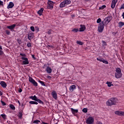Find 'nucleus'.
<instances>
[{"instance_id":"nucleus-49","label":"nucleus","mask_w":124,"mask_h":124,"mask_svg":"<svg viewBox=\"0 0 124 124\" xmlns=\"http://www.w3.org/2000/svg\"><path fill=\"white\" fill-rule=\"evenodd\" d=\"M22 92H23V90H22V89L19 88V89L18 90V92L22 93Z\"/></svg>"},{"instance_id":"nucleus-8","label":"nucleus","mask_w":124,"mask_h":124,"mask_svg":"<svg viewBox=\"0 0 124 124\" xmlns=\"http://www.w3.org/2000/svg\"><path fill=\"white\" fill-rule=\"evenodd\" d=\"M21 59L23 60L22 63V64H29L30 63V62H29V59L27 57H21Z\"/></svg>"},{"instance_id":"nucleus-29","label":"nucleus","mask_w":124,"mask_h":124,"mask_svg":"<svg viewBox=\"0 0 124 124\" xmlns=\"http://www.w3.org/2000/svg\"><path fill=\"white\" fill-rule=\"evenodd\" d=\"M18 118H20V119H22V117H23V114L22 113V112L20 111L18 115Z\"/></svg>"},{"instance_id":"nucleus-27","label":"nucleus","mask_w":124,"mask_h":124,"mask_svg":"<svg viewBox=\"0 0 124 124\" xmlns=\"http://www.w3.org/2000/svg\"><path fill=\"white\" fill-rule=\"evenodd\" d=\"M73 32H78L79 31V29L78 28H75L72 30Z\"/></svg>"},{"instance_id":"nucleus-32","label":"nucleus","mask_w":124,"mask_h":124,"mask_svg":"<svg viewBox=\"0 0 124 124\" xmlns=\"http://www.w3.org/2000/svg\"><path fill=\"white\" fill-rule=\"evenodd\" d=\"M0 116H1V117H2V119H3V120H5V119H6L7 116L5 114H1Z\"/></svg>"},{"instance_id":"nucleus-36","label":"nucleus","mask_w":124,"mask_h":124,"mask_svg":"<svg viewBox=\"0 0 124 124\" xmlns=\"http://www.w3.org/2000/svg\"><path fill=\"white\" fill-rule=\"evenodd\" d=\"M10 107L11 109H12V110H15V106L13 105H10Z\"/></svg>"},{"instance_id":"nucleus-18","label":"nucleus","mask_w":124,"mask_h":124,"mask_svg":"<svg viewBox=\"0 0 124 124\" xmlns=\"http://www.w3.org/2000/svg\"><path fill=\"white\" fill-rule=\"evenodd\" d=\"M46 71L47 73H48V74H50V73H52V69L51 67L47 66L46 68Z\"/></svg>"},{"instance_id":"nucleus-28","label":"nucleus","mask_w":124,"mask_h":124,"mask_svg":"<svg viewBox=\"0 0 124 124\" xmlns=\"http://www.w3.org/2000/svg\"><path fill=\"white\" fill-rule=\"evenodd\" d=\"M106 84H108V87H111V86H113V84H112V82L108 81L106 82Z\"/></svg>"},{"instance_id":"nucleus-35","label":"nucleus","mask_w":124,"mask_h":124,"mask_svg":"<svg viewBox=\"0 0 124 124\" xmlns=\"http://www.w3.org/2000/svg\"><path fill=\"white\" fill-rule=\"evenodd\" d=\"M102 62H103V63H105L106 64H108V63H109V62H108V61L104 59H103V61Z\"/></svg>"},{"instance_id":"nucleus-5","label":"nucleus","mask_w":124,"mask_h":124,"mask_svg":"<svg viewBox=\"0 0 124 124\" xmlns=\"http://www.w3.org/2000/svg\"><path fill=\"white\" fill-rule=\"evenodd\" d=\"M54 3H55L53 2V1L48 0L47 1V8L50 10H52L54 7Z\"/></svg>"},{"instance_id":"nucleus-4","label":"nucleus","mask_w":124,"mask_h":124,"mask_svg":"<svg viewBox=\"0 0 124 124\" xmlns=\"http://www.w3.org/2000/svg\"><path fill=\"white\" fill-rule=\"evenodd\" d=\"M94 123V118L93 117H88L86 121L87 124H93Z\"/></svg>"},{"instance_id":"nucleus-3","label":"nucleus","mask_w":124,"mask_h":124,"mask_svg":"<svg viewBox=\"0 0 124 124\" xmlns=\"http://www.w3.org/2000/svg\"><path fill=\"white\" fill-rule=\"evenodd\" d=\"M70 3H71V0H64L60 4L59 6L60 8H63V7H65L67 5L70 4Z\"/></svg>"},{"instance_id":"nucleus-42","label":"nucleus","mask_w":124,"mask_h":124,"mask_svg":"<svg viewBox=\"0 0 124 124\" xmlns=\"http://www.w3.org/2000/svg\"><path fill=\"white\" fill-rule=\"evenodd\" d=\"M30 29L32 31H34V27L33 26H31Z\"/></svg>"},{"instance_id":"nucleus-41","label":"nucleus","mask_w":124,"mask_h":124,"mask_svg":"<svg viewBox=\"0 0 124 124\" xmlns=\"http://www.w3.org/2000/svg\"><path fill=\"white\" fill-rule=\"evenodd\" d=\"M101 22V18H98L97 20V24H99V23H100Z\"/></svg>"},{"instance_id":"nucleus-55","label":"nucleus","mask_w":124,"mask_h":124,"mask_svg":"<svg viewBox=\"0 0 124 124\" xmlns=\"http://www.w3.org/2000/svg\"><path fill=\"white\" fill-rule=\"evenodd\" d=\"M32 58L33 59H35V57L34 55H32Z\"/></svg>"},{"instance_id":"nucleus-25","label":"nucleus","mask_w":124,"mask_h":124,"mask_svg":"<svg viewBox=\"0 0 124 124\" xmlns=\"http://www.w3.org/2000/svg\"><path fill=\"white\" fill-rule=\"evenodd\" d=\"M40 124V121L39 120H35L33 122V124Z\"/></svg>"},{"instance_id":"nucleus-48","label":"nucleus","mask_w":124,"mask_h":124,"mask_svg":"<svg viewBox=\"0 0 124 124\" xmlns=\"http://www.w3.org/2000/svg\"><path fill=\"white\" fill-rule=\"evenodd\" d=\"M3 2L1 0H0V6H3Z\"/></svg>"},{"instance_id":"nucleus-34","label":"nucleus","mask_w":124,"mask_h":124,"mask_svg":"<svg viewBox=\"0 0 124 124\" xmlns=\"http://www.w3.org/2000/svg\"><path fill=\"white\" fill-rule=\"evenodd\" d=\"M77 44H79V45H83V44H84V43H83V42H82L80 41H77Z\"/></svg>"},{"instance_id":"nucleus-24","label":"nucleus","mask_w":124,"mask_h":124,"mask_svg":"<svg viewBox=\"0 0 124 124\" xmlns=\"http://www.w3.org/2000/svg\"><path fill=\"white\" fill-rule=\"evenodd\" d=\"M39 83L42 85V86H43L44 87H46V85H45V83H44V82L41 81V80H39L38 81Z\"/></svg>"},{"instance_id":"nucleus-39","label":"nucleus","mask_w":124,"mask_h":124,"mask_svg":"<svg viewBox=\"0 0 124 124\" xmlns=\"http://www.w3.org/2000/svg\"><path fill=\"white\" fill-rule=\"evenodd\" d=\"M103 60H104L103 58H97V61H98L99 62H102L103 61Z\"/></svg>"},{"instance_id":"nucleus-14","label":"nucleus","mask_w":124,"mask_h":124,"mask_svg":"<svg viewBox=\"0 0 124 124\" xmlns=\"http://www.w3.org/2000/svg\"><path fill=\"white\" fill-rule=\"evenodd\" d=\"M34 37V34L33 33H29L28 35V38L29 40L32 39Z\"/></svg>"},{"instance_id":"nucleus-37","label":"nucleus","mask_w":124,"mask_h":124,"mask_svg":"<svg viewBox=\"0 0 124 124\" xmlns=\"http://www.w3.org/2000/svg\"><path fill=\"white\" fill-rule=\"evenodd\" d=\"M82 112H83V113H87L88 112V108H83Z\"/></svg>"},{"instance_id":"nucleus-15","label":"nucleus","mask_w":124,"mask_h":124,"mask_svg":"<svg viewBox=\"0 0 124 124\" xmlns=\"http://www.w3.org/2000/svg\"><path fill=\"white\" fill-rule=\"evenodd\" d=\"M0 85L2 88H6V87H7V84L4 81H1L0 82Z\"/></svg>"},{"instance_id":"nucleus-17","label":"nucleus","mask_w":124,"mask_h":124,"mask_svg":"<svg viewBox=\"0 0 124 124\" xmlns=\"http://www.w3.org/2000/svg\"><path fill=\"white\" fill-rule=\"evenodd\" d=\"M74 90H76V85H73L70 87V88H69L70 92H71L72 93V92H73V91H74Z\"/></svg>"},{"instance_id":"nucleus-22","label":"nucleus","mask_w":124,"mask_h":124,"mask_svg":"<svg viewBox=\"0 0 124 124\" xmlns=\"http://www.w3.org/2000/svg\"><path fill=\"white\" fill-rule=\"evenodd\" d=\"M30 99H32V100H34L35 101H36L37 100V97L35 95L34 96H31L30 97Z\"/></svg>"},{"instance_id":"nucleus-43","label":"nucleus","mask_w":124,"mask_h":124,"mask_svg":"<svg viewBox=\"0 0 124 124\" xmlns=\"http://www.w3.org/2000/svg\"><path fill=\"white\" fill-rule=\"evenodd\" d=\"M17 42L19 44H21V43H22V41L20 39H17Z\"/></svg>"},{"instance_id":"nucleus-53","label":"nucleus","mask_w":124,"mask_h":124,"mask_svg":"<svg viewBox=\"0 0 124 124\" xmlns=\"http://www.w3.org/2000/svg\"><path fill=\"white\" fill-rule=\"evenodd\" d=\"M45 67H46V64H44L43 66V68H45Z\"/></svg>"},{"instance_id":"nucleus-50","label":"nucleus","mask_w":124,"mask_h":124,"mask_svg":"<svg viewBox=\"0 0 124 124\" xmlns=\"http://www.w3.org/2000/svg\"><path fill=\"white\" fill-rule=\"evenodd\" d=\"M102 43L104 45H106V42L104 41H102Z\"/></svg>"},{"instance_id":"nucleus-59","label":"nucleus","mask_w":124,"mask_h":124,"mask_svg":"<svg viewBox=\"0 0 124 124\" xmlns=\"http://www.w3.org/2000/svg\"><path fill=\"white\" fill-rule=\"evenodd\" d=\"M86 1H89L90 0H85Z\"/></svg>"},{"instance_id":"nucleus-6","label":"nucleus","mask_w":124,"mask_h":124,"mask_svg":"<svg viewBox=\"0 0 124 124\" xmlns=\"http://www.w3.org/2000/svg\"><path fill=\"white\" fill-rule=\"evenodd\" d=\"M104 29V23L103 22H101L98 26V31L99 32H102L103 30Z\"/></svg>"},{"instance_id":"nucleus-30","label":"nucleus","mask_w":124,"mask_h":124,"mask_svg":"<svg viewBox=\"0 0 124 124\" xmlns=\"http://www.w3.org/2000/svg\"><path fill=\"white\" fill-rule=\"evenodd\" d=\"M119 27H123V26H124V22H123L122 21L120 22L119 23Z\"/></svg>"},{"instance_id":"nucleus-44","label":"nucleus","mask_w":124,"mask_h":124,"mask_svg":"<svg viewBox=\"0 0 124 124\" xmlns=\"http://www.w3.org/2000/svg\"><path fill=\"white\" fill-rule=\"evenodd\" d=\"M53 31H52V30H50L49 31H47V33H48V34H51V33H52V32Z\"/></svg>"},{"instance_id":"nucleus-19","label":"nucleus","mask_w":124,"mask_h":124,"mask_svg":"<svg viewBox=\"0 0 124 124\" xmlns=\"http://www.w3.org/2000/svg\"><path fill=\"white\" fill-rule=\"evenodd\" d=\"M14 6V3L12 2H10L7 6V8L9 9L10 8H12Z\"/></svg>"},{"instance_id":"nucleus-20","label":"nucleus","mask_w":124,"mask_h":124,"mask_svg":"<svg viewBox=\"0 0 124 124\" xmlns=\"http://www.w3.org/2000/svg\"><path fill=\"white\" fill-rule=\"evenodd\" d=\"M44 10V9H43V8H41V9L39 10L37 12V13H38V15H39L40 16H41V15H42V14L43 13Z\"/></svg>"},{"instance_id":"nucleus-56","label":"nucleus","mask_w":124,"mask_h":124,"mask_svg":"<svg viewBox=\"0 0 124 124\" xmlns=\"http://www.w3.org/2000/svg\"><path fill=\"white\" fill-rule=\"evenodd\" d=\"M36 30H37V31H39V28L38 27H36Z\"/></svg>"},{"instance_id":"nucleus-16","label":"nucleus","mask_w":124,"mask_h":124,"mask_svg":"<svg viewBox=\"0 0 124 124\" xmlns=\"http://www.w3.org/2000/svg\"><path fill=\"white\" fill-rule=\"evenodd\" d=\"M71 111L72 114L74 115V116H76V114H77V113H78V109H74L73 108H71Z\"/></svg>"},{"instance_id":"nucleus-31","label":"nucleus","mask_w":124,"mask_h":124,"mask_svg":"<svg viewBox=\"0 0 124 124\" xmlns=\"http://www.w3.org/2000/svg\"><path fill=\"white\" fill-rule=\"evenodd\" d=\"M20 55L21 56V58H26L27 57V55H26L25 53H20Z\"/></svg>"},{"instance_id":"nucleus-10","label":"nucleus","mask_w":124,"mask_h":124,"mask_svg":"<svg viewBox=\"0 0 124 124\" xmlns=\"http://www.w3.org/2000/svg\"><path fill=\"white\" fill-rule=\"evenodd\" d=\"M117 2H118V0H112L111 2V7L112 9L115 8L116 6V4H117Z\"/></svg>"},{"instance_id":"nucleus-21","label":"nucleus","mask_w":124,"mask_h":124,"mask_svg":"<svg viewBox=\"0 0 124 124\" xmlns=\"http://www.w3.org/2000/svg\"><path fill=\"white\" fill-rule=\"evenodd\" d=\"M86 30V27L84 25H80V28L79 29V31H84Z\"/></svg>"},{"instance_id":"nucleus-1","label":"nucleus","mask_w":124,"mask_h":124,"mask_svg":"<svg viewBox=\"0 0 124 124\" xmlns=\"http://www.w3.org/2000/svg\"><path fill=\"white\" fill-rule=\"evenodd\" d=\"M118 102V99L116 98H111L106 102L108 106H112V105H116Z\"/></svg>"},{"instance_id":"nucleus-57","label":"nucleus","mask_w":124,"mask_h":124,"mask_svg":"<svg viewBox=\"0 0 124 124\" xmlns=\"http://www.w3.org/2000/svg\"><path fill=\"white\" fill-rule=\"evenodd\" d=\"M122 16H123V19H124V12L122 14Z\"/></svg>"},{"instance_id":"nucleus-54","label":"nucleus","mask_w":124,"mask_h":124,"mask_svg":"<svg viewBox=\"0 0 124 124\" xmlns=\"http://www.w3.org/2000/svg\"><path fill=\"white\" fill-rule=\"evenodd\" d=\"M47 78H48V79H51V78H52V77H51V76H47Z\"/></svg>"},{"instance_id":"nucleus-45","label":"nucleus","mask_w":124,"mask_h":124,"mask_svg":"<svg viewBox=\"0 0 124 124\" xmlns=\"http://www.w3.org/2000/svg\"><path fill=\"white\" fill-rule=\"evenodd\" d=\"M1 103L2 104L3 106L6 105V104H5V103L4 102H3V101H1Z\"/></svg>"},{"instance_id":"nucleus-33","label":"nucleus","mask_w":124,"mask_h":124,"mask_svg":"<svg viewBox=\"0 0 124 124\" xmlns=\"http://www.w3.org/2000/svg\"><path fill=\"white\" fill-rule=\"evenodd\" d=\"M36 101H37L38 102V103H40V104H43V103H44L43 102L39 99H37Z\"/></svg>"},{"instance_id":"nucleus-7","label":"nucleus","mask_w":124,"mask_h":124,"mask_svg":"<svg viewBox=\"0 0 124 124\" xmlns=\"http://www.w3.org/2000/svg\"><path fill=\"white\" fill-rule=\"evenodd\" d=\"M29 82H30V83H31V84H33V86H34L35 87H37V86H38L37 82H36V81H35V80L33 79L31 77H29Z\"/></svg>"},{"instance_id":"nucleus-12","label":"nucleus","mask_w":124,"mask_h":124,"mask_svg":"<svg viewBox=\"0 0 124 124\" xmlns=\"http://www.w3.org/2000/svg\"><path fill=\"white\" fill-rule=\"evenodd\" d=\"M114 114H115V115H117L118 116H124V111H115L114 112Z\"/></svg>"},{"instance_id":"nucleus-51","label":"nucleus","mask_w":124,"mask_h":124,"mask_svg":"<svg viewBox=\"0 0 124 124\" xmlns=\"http://www.w3.org/2000/svg\"><path fill=\"white\" fill-rule=\"evenodd\" d=\"M47 47H48V48H50V47H51V48H53L54 47V46H50V45H48Z\"/></svg>"},{"instance_id":"nucleus-58","label":"nucleus","mask_w":124,"mask_h":124,"mask_svg":"<svg viewBox=\"0 0 124 124\" xmlns=\"http://www.w3.org/2000/svg\"><path fill=\"white\" fill-rule=\"evenodd\" d=\"M0 50H2V47L0 45Z\"/></svg>"},{"instance_id":"nucleus-13","label":"nucleus","mask_w":124,"mask_h":124,"mask_svg":"<svg viewBox=\"0 0 124 124\" xmlns=\"http://www.w3.org/2000/svg\"><path fill=\"white\" fill-rule=\"evenodd\" d=\"M51 94L52 97L54 98V99H58V94H57V92L56 91H52Z\"/></svg>"},{"instance_id":"nucleus-40","label":"nucleus","mask_w":124,"mask_h":124,"mask_svg":"<svg viewBox=\"0 0 124 124\" xmlns=\"http://www.w3.org/2000/svg\"><path fill=\"white\" fill-rule=\"evenodd\" d=\"M5 32L6 33V34H7V35H9V34H10V31H9V30H6Z\"/></svg>"},{"instance_id":"nucleus-23","label":"nucleus","mask_w":124,"mask_h":124,"mask_svg":"<svg viewBox=\"0 0 124 124\" xmlns=\"http://www.w3.org/2000/svg\"><path fill=\"white\" fill-rule=\"evenodd\" d=\"M30 104H35L36 105H37V104H38V103H37V102L35 101H31L29 102Z\"/></svg>"},{"instance_id":"nucleus-52","label":"nucleus","mask_w":124,"mask_h":124,"mask_svg":"<svg viewBox=\"0 0 124 124\" xmlns=\"http://www.w3.org/2000/svg\"><path fill=\"white\" fill-rule=\"evenodd\" d=\"M1 95H2V92L0 91V96H1Z\"/></svg>"},{"instance_id":"nucleus-2","label":"nucleus","mask_w":124,"mask_h":124,"mask_svg":"<svg viewBox=\"0 0 124 124\" xmlns=\"http://www.w3.org/2000/svg\"><path fill=\"white\" fill-rule=\"evenodd\" d=\"M115 71L116 73H115V77L116 79H119L122 78L123 76V74L122 73V70L121 68H117L116 69Z\"/></svg>"},{"instance_id":"nucleus-9","label":"nucleus","mask_w":124,"mask_h":124,"mask_svg":"<svg viewBox=\"0 0 124 124\" xmlns=\"http://www.w3.org/2000/svg\"><path fill=\"white\" fill-rule=\"evenodd\" d=\"M112 20V17L111 16H108L105 18L104 20V23L105 25H108L110 22H111V20Z\"/></svg>"},{"instance_id":"nucleus-26","label":"nucleus","mask_w":124,"mask_h":124,"mask_svg":"<svg viewBox=\"0 0 124 124\" xmlns=\"http://www.w3.org/2000/svg\"><path fill=\"white\" fill-rule=\"evenodd\" d=\"M104 8H106V5H104L99 8V10H103Z\"/></svg>"},{"instance_id":"nucleus-38","label":"nucleus","mask_w":124,"mask_h":124,"mask_svg":"<svg viewBox=\"0 0 124 124\" xmlns=\"http://www.w3.org/2000/svg\"><path fill=\"white\" fill-rule=\"evenodd\" d=\"M0 56H4V53L1 50H0Z\"/></svg>"},{"instance_id":"nucleus-46","label":"nucleus","mask_w":124,"mask_h":124,"mask_svg":"<svg viewBox=\"0 0 124 124\" xmlns=\"http://www.w3.org/2000/svg\"><path fill=\"white\" fill-rule=\"evenodd\" d=\"M120 10L124 9V3L122 5V6H121V7H120Z\"/></svg>"},{"instance_id":"nucleus-47","label":"nucleus","mask_w":124,"mask_h":124,"mask_svg":"<svg viewBox=\"0 0 124 124\" xmlns=\"http://www.w3.org/2000/svg\"><path fill=\"white\" fill-rule=\"evenodd\" d=\"M27 46L28 47H31V43H29L27 44Z\"/></svg>"},{"instance_id":"nucleus-11","label":"nucleus","mask_w":124,"mask_h":124,"mask_svg":"<svg viewBox=\"0 0 124 124\" xmlns=\"http://www.w3.org/2000/svg\"><path fill=\"white\" fill-rule=\"evenodd\" d=\"M16 27V24H13V25L7 26V29H9V30H11L12 31H13V30L15 29Z\"/></svg>"}]
</instances>
